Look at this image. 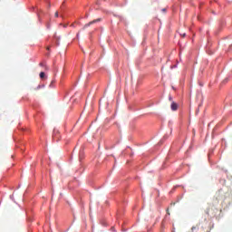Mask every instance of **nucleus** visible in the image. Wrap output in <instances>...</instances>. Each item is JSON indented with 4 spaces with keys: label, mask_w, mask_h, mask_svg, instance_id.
Listing matches in <instances>:
<instances>
[{
    "label": "nucleus",
    "mask_w": 232,
    "mask_h": 232,
    "mask_svg": "<svg viewBox=\"0 0 232 232\" xmlns=\"http://www.w3.org/2000/svg\"><path fill=\"white\" fill-rule=\"evenodd\" d=\"M217 213H218V209H217L216 208L209 207V208L207 209V215H208V217H210L211 218L217 217Z\"/></svg>",
    "instance_id": "nucleus-1"
},
{
    "label": "nucleus",
    "mask_w": 232,
    "mask_h": 232,
    "mask_svg": "<svg viewBox=\"0 0 232 232\" xmlns=\"http://www.w3.org/2000/svg\"><path fill=\"white\" fill-rule=\"evenodd\" d=\"M99 22H101V18H98V19L89 22L88 24H86L83 26V30H86V28H88V26H92V24H95V23H99Z\"/></svg>",
    "instance_id": "nucleus-2"
},
{
    "label": "nucleus",
    "mask_w": 232,
    "mask_h": 232,
    "mask_svg": "<svg viewBox=\"0 0 232 232\" xmlns=\"http://www.w3.org/2000/svg\"><path fill=\"white\" fill-rule=\"evenodd\" d=\"M170 108L172 111H177V110H179V104H177L175 102H172Z\"/></svg>",
    "instance_id": "nucleus-3"
},
{
    "label": "nucleus",
    "mask_w": 232,
    "mask_h": 232,
    "mask_svg": "<svg viewBox=\"0 0 232 232\" xmlns=\"http://www.w3.org/2000/svg\"><path fill=\"white\" fill-rule=\"evenodd\" d=\"M44 77H45L44 72H40V79H44Z\"/></svg>",
    "instance_id": "nucleus-4"
},
{
    "label": "nucleus",
    "mask_w": 232,
    "mask_h": 232,
    "mask_svg": "<svg viewBox=\"0 0 232 232\" xmlns=\"http://www.w3.org/2000/svg\"><path fill=\"white\" fill-rule=\"evenodd\" d=\"M195 229H197V227H192L191 232H195Z\"/></svg>",
    "instance_id": "nucleus-5"
},
{
    "label": "nucleus",
    "mask_w": 232,
    "mask_h": 232,
    "mask_svg": "<svg viewBox=\"0 0 232 232\" xmlns=\"http://www.w3.org/2000/svg\"><path fill=\"white\" fill-rule=\"evenodd\" d=\"M54 17H59V12H56V13L54 14Z\"/></svg>",
    "instance_id": "nucleus-6"
},
{
    "label": "nucleus",
    "mask_w": 232,
    "mask_h": 232,
    "mask_svg": "<svg viewBox=\"0 0 232 232\" xmlns=\"http://www.w3.org/2000/svg\"><path fill=\"white\" fill-rule=\"evenodd\" d=\"M181 37H186V33L180 34Z\"/></svg>",
    "instance_id": "nucleus-7"
},
{
    "label": "nucleus",
    "mask_w": 232,
    "mask_h": 232,
    "mask_svg": "<svg viewBox=\"0 0 232 232\" xmlns=\"http://www.w3.org/2000/svg\"><path fill=\"white\" fill-rule=\"evenodd\" d=\"M162 12H166V8H163V9H162Z\"/></svg>",
    "instance_id": "nucleus-8"
},
{
    "label": "nucleus",
    "mask_w": 232,
    "mask_h": 232,
    "mask_svg": "<svg viewBox=\"0 0 232 232\" xmlns=\"http://www.w3.org/2000/svg\"><path fill=\"white\" fill-rule=\"evenodd\" d=\"M47 50H50V47H47Z\"/></svg>",
    "instance_id": "nucleus-9"
},
{
    "label": "nucleus",
    "mask_w": 232,
    "mask_h": 232,
    "mask_svg": "<svg viewBox=\"0 0 232 232\" xmlns=\"http://www.w3.org/2000/svg\"><path fill=\"white\" fill-rule=\"evenodd\" d=\"M40 66H43V63H40Z\"/></svg>",
    "instance_id": "nucleus-10"
},
{
    "label": "nucleus",
    "mask_w": 232,
    "mask_h": 232,
    "mask_svg": "<svg viewBox=\"0 0 232 232\" xmlns=\"http://www.w3.org/2000/svg\"><path fill=\"white\" fill-rule=\"evenodd\" d=\"M45 70H48V67H45Z\"/></svg>",
    "instance_id": "nucleus-11"
},
{
    "label": "nucleus",
    "mask_w": 232,
    "mask_h": 232,
    "mask_svg": "<svg viewBox=\"0 0 232 232\" xmlns=\"http://www.w3.org/2000/svg\"><path fill=\"white\" fill-rule=\"evenodd\" d=\"M169 101H171V97H169Z\"/></svg>",
    "instance_id": "nucleus-12"
}]
</instances>
